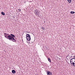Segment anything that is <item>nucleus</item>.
<instances>
[{
	"instance_id": "f257e3e1",
	"label": "nucleus",
	"mask_w": 75,
	"mask_h": 75,
	"mask_svg": "<svg viewBox=\"0 0 75 75\" xmlns=\"http://www.w3.org/2000/svg\"><path fill=\"white\" fill-rule=\"evenodd\" d=\"M14 37H15V35L12 34H11V35H9L8 37V38L9 39V40H10V41H13V42H16V40L14 39Z\"/></svg>"
},
{
	"instance_id": "f03ea898",
	"label": "nucleus",
	"mask_w": 75,
	"mask_h": 75,
	"mask_svg": "<svg viewBox=\"0 0 75 75\" xmlns=\"http://www.w3.org/2000/svg\"><path fill=\"white\" fill-rule=\"evenodd\" d=\"M26 38L28 40V41H30V40H31V37H30V34H27L26 35Z\"/></svg>"
},
{
	"instance_id": "7ed1b4c3",
	"label": "nucleus",
	"mask_w": 75,
	"mask_h": 75,
	"mask_svg": "<svg viewBox=\"0 0 75 75\" xmlns=\"http://www.w3.org/2000/svg\"><path fill=\"white\" fill-rule=\"evenodd\" d=\"M34 13L35 14L36 16H39L40 15V12L37 10H35L34 11Z\"/></svg>"
},
{
	"instance_id": "20e7f679",
	"label": "nucleus",
	"mask_w": 75,
	"mask_h": 75,
	"mask_svg": "<svg viewBox=\"0 0 75 75\" xmlns=\"http://www.w3.org/2000/svg\"><path fill=\"white\" fill-rule=\"evenodd\" d=\"M4 35L5 37L6 38H7V39L9 40V38H8V35H10L8 34H7L6 33H5L4 34Z\"/></svg>"
},
{
	"instance_id": "39448f33",
	"label": "nucleus",
	"mask_w": 75,
	"mask_h": 75,
	"mask_svg": "<svg viewBox=\"0 0 75 75\" xmlns=\"http://www.w3.org/2000/svg\"><path fill=\"white\" fill-rule=\"evenodd\" d=\"M47 75H52V73L50 71H48L47 72Z\"/></svg>"
},
{
	"instance_id": "423d86ee",
	"label": "nucleus",
	"mask_w": 75,
	"mask_h": 75,
	"mask_svg": "<svg viewBox=\"0 0 75 75\" xmlns=\"http://www.w3.org/2000/svg\"><path fill=\"white\" fill-rule=\"evenodd\" d=\"M71 60L73 62H74L75 61V58H72L71 59Z\"/></svg>"
},
{
	"instance_id": "0eeeda50",
	"label": "nucleus",
	"mask_w": 75,
	"mask_h": 75,
	"mask_svg": "<svg viewBox=\"0 0 75 75\" xmlns=\"http://www.w3.org/2000/svg\"><path fill=\"white\" fill-rule=\"evenodd\" d=\"M12 72L13 74H15L16 73V71L14 70H13L12 71Z\"/></svg>"
},
{
	"instance_id": "6e6552de",
	"label": "nucleus",
	"mask_w": 75,
	"mask_h": 75,
	"mask_svg": "<svg viewBox=\"0 0 75 75\" xmlns=\"http://www.w3.org/2000/svg\"><path fill=\"white\" fill-rule=\"evenodd\" d=\"M1 14H2V15H3L4 16H5V13L3 12H1Z\"/></svg>"
},
{
	"instance_id": "1a4fd4ad",
	"label": "nucleus",
	"mask_w": 75,
	"mask_h": 75,
	"mask_svg": "<svg viewBox=\"0 0 75 75\" xmlns=\"http://www.w3.org/2000/svg\"><path fill=\"white\" fill-rule=\"evenodd\" d=\"M70 62L71 64H72V65H73V63H74L73 62H72V61L71 62V59L70 60Z\"/></svg>"
},
{
	"instance_id": "9d476101",
	"label": "nucleus",
	"mask_w": 75,
	"mask_h": 75,
	"mask_svg": "<svg viewBox=\"0 0 75 75\" xmlns=\"http://www.w3.org/2000/svg\"><path fill=\"white\" fill-rule=\"evenodd\" d=\"M67 1H68L69 3H71V0H67Z\"/></svg>"
},
{
	"instance_id": "9b49d317",
	"label": "nucleus",
	"mask_w": 75,
	"mask_h": 75,
	"mask_svg": "<svg viewBox=\"0 0 75 75\" xmlns=\"http://www.w3.org/2000/svg\"><path fill=\"white\" fill-rule=\"evenodd\" d=\"M70 13H71V14H74V13H75V12H74V11H71L70 12Z\"/></svg>"
},
{
	"instance_id": "f8f14e48",
	"label": "nucleus",
	"mask_w": 75,
	"mask_h": 75,
	"mask_svg": "<svg viewBox=\"0 0 75 75\" xmlns=\"http://www.w3.org/2000/svg\"><path fill=\"white\" fill-rule=\"evenodd\" d=\"M48 59L49 61L50 62H51V59H50V58H48Z\"/></svg>"
},
{
	"instance_id": "ddd939ff",
	"label": "nucleus",
	"mask_w": 75,
	"mask_h": 75,
	"mask_svg": "<svg viewBox=\"0 0 75 75\" xmlns=\"http://www.w3.org/2000/svg\"><path fill=\"white\" fill-rule=\"evenodd\" d=\"M41 28L42 29V30H45V28H44L43 27H42Z\"/></svg>"
},
{
	"instance_id": "4468645a",
	"label": "nucleus",
	"mask_w": 75,
	"mask_h": 75,
	"mask_svg": "<svg viewBox=\"0 0 75 75\" xmlns=\"http://www.w3.org/2000/svg\"><path fill=\"white\" fill-rule=\"evenodd\" d=\"M18 11H19L20 12V11H21V9H18Z\"/></svg>"
},
{
	"instance_id": "2eb2a0df",
	"label": "nucleus",
	"mask_w": 75,
	"mask_h": 75,
	"mask_svg": "<svg viewBox=\"0 0 75 75\" xmlns=\"http://www.w3.org/2000/svg\"><path fill=\"white\" fill-rule=\"evenodd\" d=\"M71 58H72V56H71L70 57Z\"/></svg>"
},
{
	"instance_id": "dca6fc26",
	"label": "nucleus",
	"mask_w": 75,
	"mask_h": 75,
	"mask_svg": "<svg viewBox=\"0 0 75 75\" xmlns=\"http://www.w3.org/2000/svg\"><path fill=\"white\" fill-rule=\"evenodd\" d=\"M74 57L75 58V55L74 56Z\"/></svg>"
},
{
	"instance_id": "f3484780",
	"label": "nucleus",
	"mask_w": 75,
	"mask_h": 75,
	"mask_svg": "<svg viewBox=\"0 0 75 75\" xmlns=\"http://www.w3.org/2000/svg\"><path fill=\"white\" fill-rule=\"evenodd\" d=\"M74 67H75V66H74Z\"/></svg>"
},
{
	"instance_id": "a211bd4d",
	"label": "nucleus",
	"mask_w": 75,
	"mask_h": 75,
	"mask_svg": "<svg viewBox=\"0 0 75 75\" xmlns=\"http://www.w3.org/2000/svg\"><path fill=\"white\" fill-rule=\"evenodd\" d=\"M67 57H68V56H67Z\"/></svg>"
},
{
	"instance_id": "6ab92c4d",
	"label": "nucleus",
	"mask_w": 75,
	"mask_h": 75,
	"mask_svg": "<svg viewBox=\"0 0 75 75\" xmlns=\"http://www.w3.org/2000/svg\"><path fill=\"white\" fill-rule=\"evenodd\" d=\"M44 22L45 23V21Z\"/></svg>"
}]
</instances>
